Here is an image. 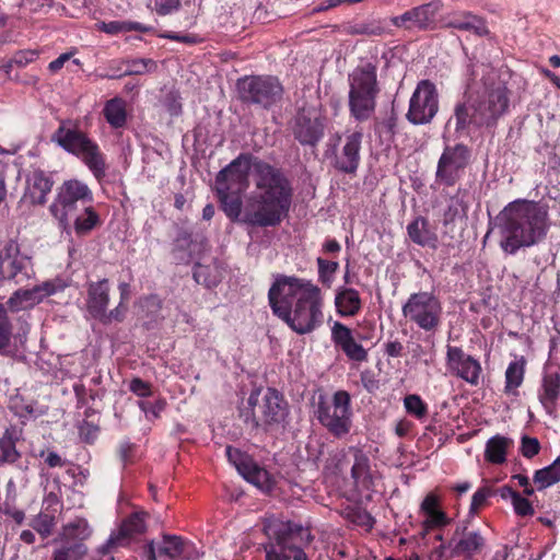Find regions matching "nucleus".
<instances>
[{"label": "nucleus", "instance_id": "nucleus-1", "mask_svg": "<svg viewBox=\"0 0 560 560\" xmlns=\"http://www.w3.org/2000/svg\"><path fill=\"white\" fill-rule=\"evenodd\" d=\"M215 190L230 220L259 228L280 224L292 200L284 174L250 153H241L218 173Z\"/></svg>", "mask_w": 560, "mask_h": 560}, {"label": "nucleus", "instance_id": "nucleus-2", "mask_svg": "<svg viewBox=\"0 0 560 560\" xmlns=\"http://www.w3.org/2000/svg\"><path fill=\"white\" fill-rule=\"evenodd\" d=\"M275 315L300 335L311 332L322 323V295L308 280L281 276L268 292Z\"/></svg>", "mask_w": 560, "mask_h": 560}, {"label": "nucleus", "instance_id": "nucleus-3", "mask_svg": "<svg viewBox=\"0 0 560 560\" xmlns=\"http://www.w3.org/2000/svg\"><path fill=\"white\" fill-rule=\"evenodd\" d=\"M498 221L502 236L500 246L510 255L544 241L551 225L548 205L526 199L505 206Z\"/></svg>", "mask_w": 560, "mask_h": 560}, {"label": "nucleus", "instance_id": "nucleus-4", "mask_svg": "<svg viewBox=\"0 0 560 560\" xmlns=\"http://www.w3.org/2000/svg\"><path fill=\"white\" fill-rule=\"evenodd\" d=\"M509 92L502 82H485L481 90L471 88L454 108L455 131L468 133L471 128L491 127L509 108Z\"/></svg>", "mask_w": 560, "mask_h": 560}, {"label": "nucleus", "instance_id": "nucleus-5", "mask_svg": "<svg viewBox=\"0 0 560 560\" xmlns=\"http://www.w3.org/2000/svg\"><path fill=\"white\" fill-rule=\"evenodd\" d=\"M264 532L270 539L265 547L266 560H307L301 548V542L310 538L307 529L272 516L265 520Z\"/></svg>", "mask_w": 560, "mask_h": 560}, {"label": "nucleus", "instance_id": "nucleus-6", "mask_svg": "<svg viewBox=\"0 0 560 560\" xmlns=\"http://www.w3.org/2000/svg\"><path fill=\"white\" fill-rule=\"evenodd\" d=\"M380 91L376 66L365 63L349 74V110L355 120L365 121L372 117Z\"/></svg>", "mask_w": 560, "mask_h": 560}, {"label": "nucleus", "instance_id": "nucleus-7", "mask_svg": "<svg viewBox=\"0 0 560 560\" xmlns=\"http://www.w3.org/2000/svg\"><path fill=\"white\" fill-rule=\"evenodd\" d=\"M51 141L81 159L95 178L102 179L105 176V156L98 144L77 127L71 126L70 121H62L60 124L52 133Z\"/></svg>", "mask_w": 560, "mask_h": 560}, {"label": "nucleus", "instance_id": "nucleus-8", "mask_svg": "<svg viewBox=\"0 0 560 560\" xmlns=\"http://www.w3.org/2000/svg\"><path fill=\"white\" fill-rule=\"evenodd\" d=\"M93 202V192L86 183L72 178L65 180L56 190V196L49 206L50 214L58 221L60 228L69 233L73 215Z\"/></svg>", "mask_w": 560, "mask_h": 560}, {"label": "nucleus", "instance_id": "nucleus-9", "mask_svg": "<svg viewBox=\"0 0 560 560\" xmlns=\"http://www.w3.org/2000/svg\"><path fill=\"white\" fill-rule=\"evenodd\" d=\"M315 416L318 422L335 438L346 436L352 427L351 397L346 390H337L331 397L319 395Z\"/></svg>", "mask_w": 560, "mask_h": 560}, {"label": "nucleus", "instance_id": "nucleus-10", "mask_svg": "<svg viewBox=\"0 0 560 560\" xmlns=\"http://www.w3.org/2000/svg\"><path fill=\"white\" fill-rule=\"evenodd\" d=\"M402 315L425 332H435L442 324L443 306L432 292L410 294L401 307Z\"/></svg>", "mask_w": 560, "mask_h": 560}, {"label": "nucleus", "instance_id": "nucleus-11", "mask_svg": "<svg viewBox=\"0 0 560 560\" xmlns=\"http://www.w3.org/2000/svg\"><path fill=\"white\" fill-rule=\"evenodd\" d=\"M248 405L253 407V418L256 425L267 429L283 425L289 416V405L283 395L275 388L257 389L248 397Z\"/></svg>", "mask_w": 560, "mask_h": 560}, {"label": "nucleus", "instance_id": "nucleus-12", "mask_svg": "<svg viewBox=\"0 0 560 560\" xmlns=\"http://www.w3.org/2000/svg\"><path fill=\"white\" fill-rule=\"evenodd\" d=\"M236 88L243 103L265 109L280 102L283 95L282 84L272 75H246L237 80Z\"/></svg>", "mask_w": 560, "mask_h": 560}, {"label": "nucleus", "instance_id": "nucleus-13", "mask_svg": "<svg viewBox=\"0 0 560 560\" xmlns=\"http://www.w3.org/2000/svg\"><path fill=\"white\" fill-rule=\"evenodd\" d=\"M35 276L32 257L14 240L0 243V288L8 282L21 284Z\"/></svg>", "mask_w": 560, "mask_h": 560}, {"label": "nucleus", "instance_id": "nucleus-14", "mask_svg": "<svg viewBox=\"0 0 560 560\" xmlns=\"http://www.w3.org/2000/svg\"><path fill=\"white\" fill-rule=\"evenodd\" d=\"M439 110L438 90L429 80H421L409 101L406 118L413 125L431 122Z\"/></svg>", "mask_w": 560, "mask_h": 560}, {"label": "nucleus", "instance_id": "nucleus-15", "mask_svg": "<svg viewBox=\"0 0 560 560\" xmlns=\"http://www.w3.org/2000/svg\"><path fill=\"white\" fill-rule=\"evenodd\" d=\"M470 150L463 143L446 145L438 162L435 178L445 186H453L470 162Z\"/></svg>", "mask_w": 560, "mask_h": 560}, {"label": "nucleus", "instance_id": "nucleus-16", "mask_svg": "<svg viewBox=\"0 0 560 560\" xmlns=\"http://www.w3.org/2000/svg\"><path fill=\"white\" fill-rule=\"evenodd\" d=\"M66 287L67 283L60 278L47 280L32 289L16 290L10 296L8 304L14 312L28 310L39 304L44 299L63 291Z\"/></svg>", "mask_w": 560, "mask_h": 560}, {"label": "nucleus", "instance_id": "nucleus-17", "mask_svg": "<svg viewBox=\"0 0 560 560\" xmlns=\"http://www.w3.org/2000/svg\"><path fill=\"white\" fill-rule=\"evenodd\" d=\"M292 130L302 145L315 147L324 137V119L317 109L302 108L295 116Z\"/></svg>", "mask_w": 560, "mask_h": 560}, {"label": "nucleus", "instance_id": "nucleus-18", "mask_svg": "<svg viewBox=\"0 0 560 560\" xmlns=\"http://www.w3.org/2000/svg\"><path fill=\"white\" fill-rule=\"evenodd\" d=\"M446 366L455 376L464 380L471 386L480 383L482 368L474 357L464 352L460 347H446Z\"/></svg>", "mask_w": 560, "mask_h": 560}, {"label": "nucleus", "instance_id": "nucleus-19", "mask_svg": "<svg viewBox=\"0 0 560 560\" xmlns=\"http://www.w3.org/2000/svg\"><path fill=\"white\" fill-rule=\"evenodd\" d=\"M225 453L229 462L237 469L245 480L264 491H269L271 489L272 481L269 472L255 463L253 458L241 452L238 448H234L232 446H226Z\"/></svg>", "mask_w": 560, "mask_h": 560}, {"label": "nucleus", "instance_id": "nucleus-20", "mask_svg": "<svg viewBox=\"0 0 560 560\" xmlns=\"http://www.w3.org/2000/svg\"><path fill=\"white\" fill-rule=\"evenodd\" d=\"M486 546L487 539L479 530H468L465 527H457L448 540L450 556L464 557L466 560L481 553Z\"/></svg>", "mask_w": 560, "mask_h": 560}, {"label": "nucleus", "instance_id": "nucleus-21", "mask_svg": "<svg viewBox=\"0 0 560 560\" xmlns=\"http://www.w3.org/2000/svg\"><path fill=\"white\" fill-rule=\"evenodd\" d=\"M144 517L145 514L143 513H133L124 520L118 530L114 532L108 540L100 547V551L104 555L108 553L117 547L127 546L131 538L143 534L147 528Z\"/></svg>", "mask_w": 560, "mask_h": 560}, {"label": "nucleus", "instance_id": "nucleus-22", "mask_svg": "<svg viewBox=\"0 0 560 560\" xmlns=\"http://www.w3.org/2000/svg\"><path fill=\"white\" fill-rule=\"evenodd\" d=\"M362 132L354 131L345 138L340 151L336 152L334 166L342 173H354L360 163V150L362 142Z\"/></svg>", "mask_w": 560, "mask_h": 560}, {"label": "nucleus", "instance_id": "nucleus-23", "mask_svg": "<svg viewBox=\"0 0 560 560\" xmlns=\"http://www.w3.org/2000/svg\"><path fill=\"white\" fill-rule=\"evenodd\" d=\"M52 186L54 179L49 173L34 170L26 176L23 199L32 205H44Z\"/></svg>", "mask_w": 560, "mask_h": 560}, {"label": "nucleus", "instance_id": "nucleus-24", "mask_svg": "<svg viewBox=\"0 0 560 560\" xmlns=\"http://www.w3.org/2000/svg\"><path fill=\"white\" fill-rule=\"evenodd\" d=\"M331 339L339 347L348 359L363 362L368 360L366 350L355 341L352 331L346 325L336 322L331 327Z\"/></svg>", "mask_w": 560, "mask_h": 560}, {"label": "nucleus", "instance_id": "nucleus-25", "mask_svg": "<svg viewBox=\"0 0 560 560\" xmlns=\"http://www.w3.org/2000/svg\"><path fill=\"white\" fill-rule=\"evenodd\" d=\"M538 399L549 416H556L560 399V374L558 372L544 374L538 389Z\"/></svg>", "mask_w": 560, "mask_h": 560}, {"label": "nucleus", "instance_id": "nucleus-26", "mask_svg": "<svg viewBox=\"0 0 560 560\" xmlns=\"http://www.w3.org/2000/svg\"><path fill=\"white\" fill-rule=\"evenodd\" d=\"M435 11L432 4L427 3L406 11L401 15L392 19L397 27L425 30L433 21Z\"/></svg>", "mask_w": 560, "mask_h": 560}, {"label": "nucleus", "instance_id": "nucleus-27", "mask_svg": "<svg viewBox=\"0 0 560 560\" xmlns=\"http://www.w3.org/2000/svg\"><path fill=\"white\" fill-rule=\"evenodd\" d=\"M109 290L107 279L89 283L86 308L92 317L97 319L102 313L107 310L109 304Z\"/></svg>", "mask_w": 560, "mask_h": 560}, {"label": "nucleus", "instance_id": "nucleus-28", "mask_svg": "<svg viewBox=\"0 0 560 560\" xmlns=\"http://www.w3.org/2000/svg\"><path fill=\"white\" fill-rule=\"evenodd\" d=\"M445 26L472 33L479 37L487 36L489 34L486 21L470 12H459L450 15L445 21Z\"/></svg>", "mask_w": 560, "mask_h": 560}, {"label": "nucleus", "instance_id": "nucleus-29", "mask_svg": "<svg viewBox=\"0 0 560 560\" xmlns=\"http://www.w3.org/2000/svg\"><path fill=\"white\" fill-rule=\"evenodd\" d=\"M409 238L417 245L435 249L438 247V235L431 228L429 221L423 217L416 218L407 225Z\"/></svg>", "mask_w": 560, "mask_h": 560}, {"label": "nucleus", "instance_id": "nucleus-30", "mask_svg": "<svg viewBox=\"0 0 560 560\" xmlns=\"http://www.w3.org/2000/svg\"><path fill=\"white\" fill-rule=\"evenodd\" d=\"M352 452L354 462L351 468V477L355 486L370 489L373 485L370 469V458L363 451L359 448H352Z\"/></svg>", "mask_w": 560, "mask_h": 560}, {"label": "nucleus", "instance_id": "nucleus-31", "mask_svg": "<svg viewBox=\"0 0 560 560\" xmlns=\"http://www.w3.org/2000/svg\"><path fill=\"white\" fill-rule=\"evenodd\" d=\"M335 304L341 316H354L361 310L359 292L352 288H340L335 298Z\"/></svg>", "mask_w": 560, "mask_h": 560}, {"label": "nucleus", "instance_id": "nucleus-32", "mask_svg": "<svg viewBox=\"0 0 560 560\" xmlns=\"http://www.w3.org/2000/svg\"><path fill=\"white\" fill-rule=\"evenodd\" d=\"M188 544L175 535H164L158 549V556L167 560H177L185 555Z\"/></svg>", "mask_w": 560, "mask_h": 560}, {"label": "nucleus", "instance_id": "nucleus-33", "mask_svg": "<svg viewBox=\"0 0 560 560\" xmlns=\"http://www.w3.org/2000/svg\"><path fill=\"white\" fill-rule=\"evenodd\" d=\"M71 220H73V229L77 235L80 236L89 234L100 224V217L92 205L80 209V212L73 215Z\"/></svg>", "mask_w": 560, "mask_h": 560}, {"label": "nucleus", "instance_id": "nucleus-34", "mask_svg": "<svg viewBox=\"0 0 560 560\" xmlns=\"http://www.w3.org/2000/svg\"><path fill=\"white\" fill-rule=\"evenodd\" d=\"M92 534V529L84 518H75L62 527L60 539L71 542H83Z\"/></svg>", "mask_w": 560, "mask_h": 560}, {"label": "nucleus", "instance_id": "nucleus-35", "mask_svg": "<svg viewBox=\"0 0 560 560\" xmlns=\"http://www.w3.org/2000/svg\"><path fill=\"white\" fill-rule=\"evenodd\" d=\"M512 444L508 438L495 435L486 444L485 457L492 464H503L506 460V451Z\"/></svg>", "mask_w": 560, "mask_h": 560}, {"label": "nucleus", "instance_id": "nucleus-36", "mask_svg": "<svg viewBox=\"0 0 560 560\" xmlns=\"http://www.w3.org/2000/svg\"><path fill=\"white\" fill-rule=\"evenodd\" d=\"M560 481V456L549 466L538 469L534 474V482L538 490L546 489Z\"/></svg>", "mask_w": 560, "mask_h": 560}, {"label": "nucleus", "instance_id": "nucleus-37", "mask_svg": "<svg viewBox=\"0 0 560 560\" xmlns=\"http://www.w3.org/2000/svg\"><path fill=\"white\" fill-rule=\"evenodd\" d=\"M88 552L83 542H71L60 539V546L54 551L52 560H81Z\"/></svg>", "mask_w": 560, "mask_h": 560}, {"label": "nucleus", "instance_id": "nucleus-38", "mask_svg": "<svg viewBox=\"0 0 560 560\" xmlns=\"http://www.w3.org/2000/svg\"><path fill=\"white\" fill-rule=\"evenodd\" d=\"M59 503L55 502V508L49 511L46 509L42 511L31 523V526L42 536L47 537L52 533L57 524V515Z\"/></svg>", "mask_w": 560, "mask_h": 560}, {"label": "nucleus", "instance_id": "nucleus-39", "mask_svg": "<svg viewBox=\"0 0 560 560\" xmlns=\"http://www.w3.org/2000/svg\"><path fill=\"white\" fill-rule=\"evenodd\" d=\"M156 69V62L152 59H131L126 60V68L121 73L104 74L103 78L118 79L124 75L144 74L153 72Z\"/></svg>", "mask_w": 560, "mask_h": 560}, {"label": "nucleus", "instance_id": "nucleus-40", "mask_svg": "<svg viewBox=\"0 0 560 560\" xmlns=\"http://www.w3.org/2000/svg\"><path fill=\"white\" fill-rule=\"evenodd\" d=\"M104 116L107 122L115 128L122 127L126 122L125 103L120 98L109 100L104 109Z\"/></svg>", "mask_w": 560, "mask_h": 560}, {"label": "nucleus", "instance_id": "nucleus-41", "mask_svg": "<svg viewBox=\"0 0 560 560\" xmlns=\"http://www.w3.org/2000/svg\"><path fill=\"white\" fill-rule=\"evenodd\" d=\"M525 362L523 360L512 361L505 371V392L514 393L524 380Z\"/></svg>", "mask_w": 560, "mask_h": 560}, {"label": "nucleus", "instance_id": "nucleus-42", "mask_svg": "<svg viewBox=\"0 0 560 560\" xmlns=\"http://www.w3.org/2000/svg\"><path fill=\"white\" fill-rule=\"evenodd\" d=\"M15 440L13 432L7 430L0 439V465L4 463H14L20 458V453L15 447Z\"/></svg>", "mask_w": 560, "mask_h": 560}, {"label": "nucleus", "instance_id": "nucleus-43", "mask_svg": "<svg viewBox=\"0 0 560 560\" xmlns=\"http://www.w3.org/2000/svg\"><path fill=\"white\" fill-rule=\"evenodd\" d=\"M404 405L409 415L415 416L418 419H421L427 416L428 407L423 402L420 396L418 395H408L404 399Z\"/></svg>", "mask_w": 560, "mask_h": 560}, {"label": "nucleus", "instance_id": "nucleus-44", "mask_svg": "<svg viewBox=\"0 0 560 560\" xmlns=\"http://www.w3.org/2000/svg\"><path fill=\"white\" fill-rule=\"evenodd\" d=\"M316 262H317V267H318L319 280L324 284L329 285L332 281L334 275L336 273V271L339 268V264L337 261H329V260L323 259L320 257H318L316 259Z\"/></svg>", "mask_w": 560, "mask_h": 560}, {"label": "nucleus", "instance_id": "nucleus-45", "mask_svg": "<svg viewBox=\"0 0 560 560\" xmlns=\"http://www.w3.org/2000/svg\"><path fill=\"white\" fill-rule=\"evenodd\" d=\"M39 56V52L35 49H24L16 51L12 59L8 63V68H11L13 65L20 68L26 67L27 65L34 62Z\"/></svg>", "mask_w": 560, "mask_h": 560}, {"label": "nucleus", "instance_id": "nucleus-46", "mask_svg": "<svg viewBox=\"0 0 560 560\" xmlns=\"http://www.w3.org/2000/svg\"><path fill=\"white\" fill-rule=\"evenodd\" d=\"M127 303L119 302V304L112 311H104L97 318L102 324L109 325L112 323H120L125 319L127 313Z\"/></svg>", "mask_w": 560, "mask_h": 560}, {"label": "nucleus", "instance_id": "nucleus-47", "mask_svg": "<svg viewBox=\"0 0 560 560\" xmlns=\"http://www.w3.org/2000/svg\"><path fill=\"white\" fill-rule=\"evenodd\" d=\"M11 334L12 327L7 315V311L4 306L0 304V349L9 346Z\"/></svg>", "mask_w": 560, "mask_h": 560}, {"label": "nucleus", "instance_id": "nucleus-48", "mask_svg": "<svg viewBox=\"0 0 560 560\" xmlns=\"http://www.w3.org/2000/svg\"><path fill=\"white\" fill-rule=\"evenodd\" d=\"M540 451V443L536 438L523 436L521 442V453L526 458H533Z\"/></svg>", "mask_w": 560, "mask_h": 560}, {"label": "nucleus", "instance_id": "nucleus-49", "mask_svg": "<svg viewBox=\"0 0 560 560\" xmlns=\"http://www.w3.org/2000/svg\"><path fill=\"white\" fill-rule=\"evenodd\" d=\"M512 505L518 516H530L534 514L532 503L521 494L515 495V499L512 501Z\"/></svg>", "mask_w": 560, "mask_h": 560}, {"label": "nucleus", "instance_id": "nucleus-50", "mask_svg": "<svg viewBox=\"0 0 560 560\" xmlns=\"http://www.w3.org/2000/svg\"><path fill=\"white\" fill-rule=\"evenodd\" d=\"M153 10L160 15H166L178 9L180 0H152Z\"/></svg>", "mask_w": 560, "mask_h": 560}, {"label": "nucleus", "instance_id": "nucleus-51", "mask_svg": "<svg viewBox=\"0 0 560 560\" xmlns=\"http://www.w3.org/2000/svg\"><path fill=\"white\" fill-rule=\"evenodd\" d=\"M423 524L427 528L441 527L447 524V517L440 509L425 515Z\"/></svg>", "mask_w": 560, "mask_h": 560}, {"label": "nucleus", "instance_id": "nucleus-52", "mask_svg": "<svg viewBox=\"0 0 560 560\" xmlns=\"http://www.w3.org/2000/svg\"><path fill=\"white\" fill-rule=\"evenodd\" d=\"M490 494L491 490L488 487L478 489L471 498L470 512L476 513L480 508H482Z\"/></svg>", "mask_w": 560, "mask_h": 560}, {"label": "nucleus", "instance_id": "nucleus-53", "mask_svg": "<svg viewBox=\"0 0 560 560\" xmlns=\"http://www.w3.org/2000/svg\"><path fill=\"white\" fill-rule=\"evenodd\" d=\"M129 389L139 397H149L152 394L151 385L138 377L131 380Z\"/></svg>", "mask_w": 560, "mask_h": 560}, {"label": "nucleus", "instance_id": "nucleus-54", "mask_svg": "<svg viewBox=\"0 0 560 560\" xmlns=\"http://www.w3.org/2000/svg\"><path fill=\"white\" fill-rule=\"evenodd\" d=\"M39 456L44 457L45 463L50 468L63 467L66 465V460L54 451H42Z\"/></svg>", "mask_w": 560, "mask_h": 560}, {"label": "nucleus", "instance_id": "nucleus-55", "mask_svg": "<svg viewBox=\"0 0 560 560\" xmlns=\"http://www.w3.org/2000/svg\"><path fill=\"white\" fill-rule=\"evenodd\" d=\"M98 433V427L90 422H83L80 427V435L85 442H93Z\"/></svg>", "mask_w": 560, "mask_h": 560}, {"label": "nucleus", "instance_id": "nucleus-56", "mask_svg": "<svg viewBox=\"0 0 560 560\" xmlns=\"http://www.w3.org/2000/svg\"><path fill=\"white\" fill-rule=\"evenodd\" d=\"M118 456L120 462L126 465L131 460L133 444L129 441H122L118 446Z\"/></svg>", "mask_w": 560, "mask_h": 560}, {"label": "nucleus", "instance_id": "nucleus-57", "mask_svg": "<svg viewBox=\"0 0 560 560\" xmlns=\"http://www.w3.org/2000/svg\"><path fill=\"white\" fill-rule=\"evenodd\" d=\"M161 37L167 38V39H171V40H176V42L189 44V45L196 44L198 42V39H197V37L195 35L177 34V33H174V32H165L164 34L161 35Z\"/></svg>", "mask_w": 560, "mask_h": 560}, {"label": "nucleus", "instance_id": "nucleus-58", "mask_svg": "<svg viewBox=\"0 0 560 560\" xmlns=\"http://www.w3.org/2000/svg\"><path fill=\"white\" fill-rule=\"evenodd\" d=\"M98 30H101L102 32H105L107 34L115 35L118 33H124L125 26H124V22H121V21H112L108 23L102 22L98 25Z\"/></svg>", "mask_w": 560, "mask_h": 560}, {"label": "nucleus", "instance_id": "nucleus-59", "mask_svg": "<svg viewBox=\"0 0 560 560\" xmlns=\"http://www.w3.org/2000/svg\"><path fill=\"white\" fill-rule=\"evenodd\" d=\"M436 510H439L438 498L434 494L430 493L422 501L421 511L424 513V515H427Z\"/></svg>", "mask_w": 560, "mask_h": 560}, {"label": "nucleus", "instance_id": "nucleus-60", "mask_svg": "<svg viewBox=\"0 0 560 560\" xmlns=\"http://www.w3.org/2000/svg\"><path fill=\"white\" fill-rule=\"evenodd\" d=\"M70 57H71V54H69V52L61 54L58 58H56L55 60L49 62L48 69L51 72L59 71L63 67V65L70 59Z\"/></svg>", "mask_w": 560, "mask_h": 560}, {"label": "nucleus", "instance_id": "nucleus-61", "mask_svg": "<svg viewBox=\"0 0 560 560\" xmlns=\"http://www.w3.org/2000/svg\"><path fill=\"white\" fill-rule=\"evenodd\" d=\"M401 351H402V345H401V342H399L397 340L389 341L385 345V352L389 357L397 358L401 354Z\"/></svg>", "mask_w": 560, "mask_h": 560}, {"label": "nucleus", "instance_id": "nucleus-62", "mask_svg": "<svg viewBox=\"0 0 560 560\" xmlns=\"http://www.w3.org/2000/svg\"><path fill=\"white\" fill-rule=\"evenodd\" d=\"M124 26H125V32L138 31V32H142V33H148L151 31L150 26L143 25L139 22H124Z\"/></svg>", "mask_w": 560, "mask_h": 560}, {"label": "nucleus", "instance_id": "nucleus-63", "mask_svg": "<svg viewBox=\"0 0 560 560\" xmlns=\"http://www.w3.org/2000/svg\"><path fill=\"white\" fill-rule=\"evenodd\" d=\"M340 249L341 246L336 240H327L323 245V250L328 254L339 253Z\"/></svg>", "mask_w": 560, "mask_h": 560}, {"label": "nucleus", "instance_id": "nucleus-64", "mask_svg": "<svg viewBox=\"0 0 560 560\" xmlns=\"http://www.w3.org/2000/svg\"><path fill=\"white\" fill-rule=\"evenodd\" d=\"M447 551H450L448 541L446 544H441L439 547L435 548V555L440 560H448L450 558H452L450 556V552L447 553Z\"/></svg>", "mask_w": 560, "mask_h": 560}]
</instances>
